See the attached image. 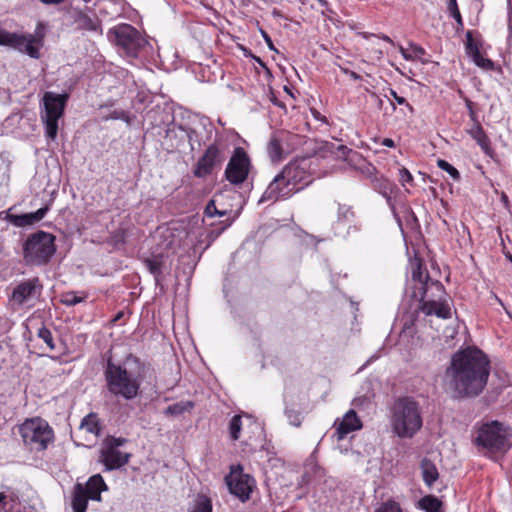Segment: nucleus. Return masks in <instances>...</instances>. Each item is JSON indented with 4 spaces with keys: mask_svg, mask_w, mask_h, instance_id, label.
<instances>
[{
    "mask_svg": "<svg viewBox=\"0 0 512 512\" xmlns=\"http://www.w3.org/2000/svg\"><path fill=\"white\" fill-rule=\"evenodd\" d=\"M490 372L489 357L478 347L468 346L452 355L443 386L454 399L476 398L485 390Z\"/></svg>",
    "mask_w": 512,
    "mask_h": 512,
    "instance_id": "nucleus-1",
    "label": "nucleus"
},
{
    "mask_svg": "<svg viewBox=\"0 0 512 512\" xmlns=\"http://www.w3.org/2000/svg\"><path fill=\"white\" fill-rule=\"evenodd\" d=\"M147 370V364L132 353L121 363H115L109 357L104 368L106 389L116 398L133 400L140 395Z\"/></svg>",
    "mask_w": 512,
    "mask_h": 512,
    "instance_id": "nucleus-2",
    "label": "nucleus"
},
{
    "mask_svg": "<svg viewBox=\"0 0 512 512\" xmlns=\"http://www.w3.org/2000/svg\"><path fill=\"white\" fill-rule=\"evenodd\" d=\"M414 282L413 297L419 300V310L425 315H435L442 319L451 317L448 295L443 284L430 277L421 261H417L412 271Z\"/></svg>",
    "mask_w": 512,
    "mask_h": 512,
    "instance_id": "nucleus-3",
    "label": "nucleus"
},
{
    "mask_svg": "<svg viewBox=\"0 0 512 512\" xmlns=\"http://www.w3.org/2000/svg\"><path fill=\"white\" fill-rule=\"evenodd\" d=\"M473 443L484 456L495 459L512 447V429L498 420L475 425Z\"/></svg>",
    "mask_w": 512,
    "mask_h": 512,
    "instance_id": "nucleus-4",
    "label": "nucleus"
},
{
    "mask_svg": "<svg viewBox=\"0 0 512 512\" xmlns=\"http://www.w3.org/2000/svg\"><path fill=\"white\" fill-rule=\"evenodd\" d=\"M390 423L392 431L399 438H412L423 425L419 403L409 396L398 398L391 410Z\"/></svg>",
    "mask_w": 512,
    "mask_h": 512,
    "instance_id": "nucleus-5",
    "label": "nucleus"
},
{
    "mask_svg": "<svg viewBox=\"0 0 512 512\" xmlns=\"http://www.w3.org/2000/svg\"><path fill=\"white\" fill-rule=\"evenodd\" d=\"M55 252V236L45 231L29 235L23 244V259L27 265H46Z\"/></svg>",
    "mask_w": 512,
    "mask_h": 512,
    "instance_id": "nucleus-6",
    "label": "nucleus"
},
{
    "mask_svg": "<svg viewBox=\"0 0 512 512\" xmlns=\"http://www.w3.org/2000/svg\"><path fill=\"white\" fill-rule=\"evenodd\" d=\"M68 96L55 92H45L40 105V118L44 124L45 135L54 140L58 133V121L64 115Z\"/></svg>",
    "mask_w": 512,
    "mask_h": 512,
    "instance_id": "nucleus-7",
    "label": "nucleus"
},
{
    "mask_svg": "<svg viewBox=\"0 0 512 512\" xmlns=\"http://www.w3.org/2000/svg\"><path fill=\"white\" fill-rule=\"evenodd\" d=\"M19 433L30 451L45 450L54 438V432L48 422L39 417L26 419L19 426Z\"/></svg>",
    "mask_w": 512,
    "mask_h": 512,
    "instance_id": "nucleus-8",
    "label": "nucleus"
},
{
    "mask_svg": "<svg viewBox=\"0 0 512 512\" xmlns=\"http://www.w3.org/2000/svg\"><path fill=\"white\" fill-rule=\"evenodd\" d=\"M108 37L129 57H137L148 41L132 25L127 23L119 24L108 31Z\"/></svg>",
    "mask_w": 512,
    "mask_h": 512,
    "instance_id": "nucleus-9",
    "label": "nucleus"
},
{
    "mask_svg": "<svg viewBox=\"0 0 512 512\" xmlns=\"http://www.w3.org/2000/svg\"><path fill=\"white\" fill-rule=\"evenodd\" d=\"M126 442L127 439L122 437L108 436L104 439L99 452V462L105 466V470H117L129 462L131 453L119 449Z\"/></svg>",
    "mask_w": 512,
    "mask_h": 512,
    "instance_id": "nucleus-10",
    "label": "nucleus"
},
{
    "mask_svg": "<svg viewBox=\"0 0 512 512\" xmlns=\"http://www.w3.org/2000/svg\"><path fill=\"white\" fill-rule=\"evenodd\" d=\"M228 146L220 138H216L199 158L194 170L196 177H206L215 167L220 166L226 159Z\"/></svg>",
    "mask_w": 512,
    "mask_h": 512,
    "instance_id": "nucleus-11",
    "label": "nucleus"
},
{
    "mask_svg": "<svg viewBox=\"0 0 512 512\" xmlns=\"http://www.w3.org/2000/svg\"><path fill=\"white\" fill-rule=\"evenodd\" d=\"M251 169V161L242 147L234 149L225 169V178L233 185H240L246 181Z\"/></svg>",
    "mask_w": 512,
    "mask_h": 512,
    "instance_id": "nucleus-12",
    "label": "nucleus"
},
{
    "mask_svg": "<svg viewBox=\"0 0 512 512\" xmlns=\"http://www.w3.org/2000/svg\"><path fill=\"white\" fill-rule=\"evenodd\" d=\"M225 482L230 493L242 502L249 500L255 485L254 479L243 472L241 465L231 466L230 473L225 477Z\"/></svg>",
    "mask_w": 512,
    "mask_h": 512,
    "instance_id": "nucleus-13",
    "label": "nucleus"
},
{
    "mask_svg": "<svg viewBox=\"0 0 512 512\" xmlns=\"http://www.w3.org/2000/svg\"><path fill=\"white\" fill-rule=\"evenodd\" d=\"M308 168L309 165L306 159L290 161L283 167L282 172L295 193L312 182Z\"/></svg>",
    "mask_w": 512,
    "mask_h": 512,
    "instance_id": "nucleus-14",
    "label": "nucleus"
},
{
    "mask_svg": "<svg viewBox=\"0 0 512 512\" xmlns=\"http://www.w3.org/2000/svg\"><path fill=\"white\" fill-rule=\"evenodd\" d=\"M41 289L38 277L23 280L14 287L9 300L13 306L21 307L39 294Z\"/></svg>",
    "mask_w": 512,
    "mask_h": 512,
    "instance_id": "nucleus-15",
    "label": "nucleus"
},
{
    "mask_svg": "<svg viewBox=\"0 0 512 512\" xmlns=\"http://www.w3.org/2000/svg\"><path fill=\"white\" fill-rule=\"evenodd\" d=\"M295 137V135L284 130L274 132L267 144V153L271 161L279 162L283 160L290 152V142Z\"/></svg>",
    "mask_w": 512,
    "mask_h": 512,
    "instance_id": "nucleus-16",
    "label": "nucleus"
},
{
    "mask_svg": "<svg viewBox=\"0 0 512 512\" xmlns=\"http://www.w3.org/2000/svg\"><path fill=\"white\" fill-rule=\"evenodd\" d=\"M294 193L295 191L292 189L290 184H288L285 175L281 171L269 183L268 187L259 199V203L266 201L276 202L278 200L288 199Z\"/></svg>",
    "mask_w": 512,
    "mask_h": 512,
    "instance_id": "nucleus-17",
    "label": "nucleus"
},
{
    "mask_svg": "<svg viewBox=\"0 0 512 512\" xmlns=\"http://www.w3.org/2000/svg\"><path fill=\"white\" fill-rule=\"evenodd\" d=\"M363 172L366 174V177L370 180V184L373 187V189L380 193L388 201H390L391 195L396 189V185L383 175L378 174L376 172V168L371 164H367L363 169Z\"/></svg>",
    "mask_w": 512,
    "mask_h": 512,
    "instance_id": "nucleus-18",
    "label": "nucleus"
},
{
    "mask_svg": "<svg viewBox=\"0 0 512 512\" xmlns=\"http://www.w3.org/2000/svg\"><path fill=\"white\" fill-rule=\"evenodd\" d=\"M465 36V52L467 56L471 58L472 62L483 70H494V62L481 54L480 46L477 42L474 41L472 31L468 30Z\"/></svg>",
    "mask_w": 512,
    "mask_h": 512,
    "instance_id": "nucleus-19",
    "label": "nucleus"
},
{
    "mask_svg": "<svg viewBox=\"0 0 512 512\" xmlns=\"http://www.w3.org/2000/svg\"><path fill=\"white\" fill-rule=\"evenodd\" d=\"M334 426L335 436L338 441H341L345 439L349 433L360 430L362 428V422L357 413L353 409H350L341 420L338 419L335 421Z\"/></svg>",
    "mask_w": 512,
    "mask_h": 512,
    "instance_id": "nucleus-20",
    "label": "nucleus"
},
{
    "mask_svg": "<svg viewBox=\"0 0 512 512\" xmlns=\"http://www.w3.org/2000/svg\"><path fill=\"white\" fill-rule=\"evenodd\" d=\"M467 133L477 142L485 155L490 158H494L495 151L492 148L491 140L479 121H476V123L467 130Z\"/></svg>",
    "mask_w": 512,
    "mask_h": 512,
    "instance_id": "nucleus-21",
    "label": "nucleus"
},
{
    "mask_svg": "<svg viewBox=\"0 0 512 512\" xmlns=\"http://www.w3.org/2000/svg\"><path fill=\"white\" fill-rule=\"evenodd\" d=\"M48 211L49 207L45 206L31 213H25L21 215L10 214L8 215V220L16 227L30 226L41 221L46 216Z\"/></svg>",
    "mask_w": 512,
    "mask_h": 512,
    "instance_id": "nucleus-22",
    "label": "nucleus"
},
{
    "mask_svg": "<svg viewBox=\"0 0 512 512\" xmlns=\"http://www.w3.org/2000/svg\"><path fill=\"white\" fill-rule=\"evenodd\" d=\"M20 38L18 46H11L14 49L19 50L20 52L26 53L31 58L38 59L40 57L39 47L42 45L41 40L37 39L34 35L30 34L28 36L18 34Z\"/></svg>",
    "mask_w": 512,
    "mask_h": 512,
    "instance_id": "nucleus-23",
    "label": "nucleus"
},
{
    "mask_svg": "<svg viewBox=\"0 0 512 512\" xmlns=\"http://www.w3.org/2000/svg\"><path fill=\"white\" fill-rule=\"evenodd\" d=\"M84 491L90 497V500L100 501L101 492L108 489L103 477L100 474L91 476L86 484H83Z\"/></svg>",
    "mask_w": 512,
    "mask_h": 512,
    "instance_id": "nucleus-24",
    "label": "nucleus"
},
{
    "mask_svg": "<svg viewBox=\"0 0 512 512\" xmlns=\"http://www.w3.org/2000/svg\"><path fill=\"white\" fill-rule=\"evenodd\" d=\"M88 500H90V497L85 493L83 484L77 483L72 492L71 505L73 512H86Z\"/></svg>",
    "mask_w": 512,
    "mask_h": 512,
    "instance_id": "nucleus-25",
    "label": "nucleus"
},
{
    "mask_svg": "<svg viewBox=\"0 0 512 512\" xmlns=\"http://www.w3.org/2000/svg\"><path fill=\"white\" fill-rule=\"evenodd\" d=\"M128 235L129 227L122 223L117 229L110 233L105 242L113 249H120L125 245Z\"/></svg>",
    "mask_w": 512,
    "mask_h": 512,
    "instance_id": "nucleus-26",
    "label": "nucleus"
},
{
    "mask_svg": "<svg viewBox=\"0 0 512 512\" xmlns=\"http://www.w3.org/2000/svg\"><path fill=\"white\" fill-rule=\"evenodd\" d=\"M420 468L424 483L428 487H432L439 478V472L436 465L430 459L424 458L420 463Z\"/></svg>",
    "mask_w": 512,
    "mask_h": 512,
    "instance_id": "nucleus-27",
    "label": "nucleus"
},
{
    "mask_svg": "<svg viewBox=\"0 0 512 512\" xmlns=\"http://www.w3.org/2000/svg\"><path fill=\"white\" fill-rule=\"evenodd\" d=\"M74 21L77 27L81 30L96 32L101 27L98 19L90 17L81 10L76 12Z\"/></svg>",
    "mask_w": 512,
    "mask_h": 512,
    "instance_id": "nucleus-28",
    "label": "nucleus"
},
{
    "mask_svg": "<svg viewBox=\"0 0 512 512\" xmlns=\"http://www.w3.org/2000/svg\"><path fill=\"white\" fill-rule=\"evenodd\" d=\"M80 429L95 436H99L101 433V426L97 414L89 413L86 415L81 421Z\"/></svg>",
    "mask_w": 512,
    "mask_h": 512,
    "instance_id": "nucleus-29",
    "label": "nucleus"
},
{
    "mask_svg": "<svg viewBox=\"0 0 512 512\" xmlns=\"http://www.w3.org/2000/svg\"><path fill=\"white\" fill-rule=\"evenodd\" d=\"M418 507L425 512H442V502L433 495H426L418 502Z\"/></svg>",
    "mask_w": 512,
    "mask_h": 512,
    "instance_id": "nucleus-30",
    "label": "nucleus"
},
{
    "mask_svg": "<svg viewBox=\"0 0 512 512\" xmlns=\"http://www.w3.org/2000/svg\"><path fill=\"white\" fill-rule=\"evenodd\" d=\"M447 11L449 16H451L456 21V31H462L464 28V23L458 8L457 0H448Z\"/></svg>",
    "mask_w": 512,
    "mask_h": 512,
    "instance_id": "nucleus-31",
    "label": "nucleus"
},
{
    "mask_svg": "<svg viewBox=\"0 0 512 512\" xmlns=\"http://www.w3.org/2000/svg\"><path fill=\"white\" fill-rule=\"evenodd\" d=\"M194 407L193 402L191 401H181L175 404H172L168 406L165 410V414L172 415V416H178L186 411H189Z\"/></svg>",
    "mask_w": 512,
    "mask_h": 512,
    "instance_id": "nucleus-32",
    "label": "nucleus"
},
{
    "mask_svg": "<svg viewBox=\"0 0 512 512\" xmlns=\"http://www.w3.org/2000/svg\"><path fill=\"white\" fill-rule=\"evenodd\" d=\"M411 51L409 55H404V59L408 61L419 60L422 64L429 63V60L424 56L426 55V51L423 47L417 44H410Z\"/></svg>",
    "mask_w": 512,
    "mask_h": 512,
    "instance_id": "nucleus-33",
    "label": "nucleus"
},
{
    "mask_svg": "<svg viewBox=\"0 0 512 512\" xmlns=\"http://www.w3.org/2000/svg\"><path fill=\"white\" fill-rule=\"evenodd\" d=\"M337 221L351 222L355 218L353 207L347 204L337 203Z\"/></svg>",
    "mask_w": 512,
    "mask_h": 512,
    "instance_id": "nucleus-34",
    "label": "nucleus"
},
{
    "mask_svg": "<svg viewBox=\"0 0 512 512\" xmlns=\"http://www.w3.org/2000/svg\"><path fill=\"white\" fill-rule=\"evenodd\" d=\"M326 148L328 151H330L331 154H333L335 157L339 159L346 160L349 156V154H357L356 152H353L352 149H349L345 145H335L334 143H326Z\"/></svg>",
    "mask_w": 512,
    "mask_h": 512,
    "instance_id": "nucleus-35",
    "label": "nucleus"
},
{
    "mask_svg": "<svg viewBox=\"0 0 512 512\" xmlns=\"http://www.w3.org/2000/svg\"><path fill=\"white\" fill-rule=\"evenodd\" d=\"M19 40L18 33H11L0 27V45L9 47L18 46Z\"/></svg>",
    "mask_w": 512,
    "mask_h": 512,
    "instance_id": "nucleus-36",
    "label": "nucleus"
},
{
    "mask_svg": "<svg viewBox=\"0 0 512 512\" xmlns=\"http://www.w3.org/2000/svg\"><path fill=\"white\" fill-rule=\"evenodd\" d=\"M242 427V418L240 415H234L229 423L230 438L236 441L240 437V431Z\"/></svg>",
    "mask_w": 512,
    "mask_h": 512,
    "instance_id": "nucleus-37",
    "label": "nucleus"
},
{
    "mask_svg": "<svg viewBox=\"0 0 512 512\" xmlns=\"http://www.w3.org/2000/svg\"><path fill=\"white\" fill-rule=\"evenodd\" d=\"M192 512H212L211 500L204 495H199Z\"/></svg>",
    "mask_w": 512,
    "mask_h": 512,
    "instance_id": "nucleus-38",
    "label": "nucleus"
},
{
    "mask_svg": "<svg viewBox=\"0 0 512 512\" xmlns=\"http://www.w3.org/2000/svg\"><path fill=\"white\" fill-rule=\"evenodd\" d=\"M145 266L151 274L158 277L162 273V261L159 257L145 259Z\"/></svg>",
    "mask_w": 512,
    "mask_h": 512,
    "instance_id": "nucleus-39",
    "label": "nucleus"
},
{
    "mask_svg": "<svg viewBox=\"0 0 512 512\" xmlns=\"http://www.w3.org/2000/svg\"><path fill=\"white\" fill-rule=\"evenodd\" d=\"M437 166L441 170L446 171L453 178V180H455V181L460 180L461 175H460L459 171L454 166H452L449 162H447L446 160L438 159Z\"/></svg>",
    "mask_w": 512,
    "mask_h": 512,
    "instance_id": "nucleus-40",
    "label": "nucleus"
},
{
    "mask_svg": "<svg viewBox=\"0 0 512 512\" xmlns=\"http://www.w3.org/2000/svg\"><path fill=\"white\" fill-rule=\"evenodd\" d=\"M84 297H80L74 291L66 292L61 295V303L66 306H75L81 303Z\"/></svg>",
    "mask_w": 512,
    "mask_h": 512,
    "instance_id": "nucleus-41",
    "label": "nucleus"
},
{
    "mask_svg": "<svg viewBox=\"0 0 512 512\" xmlns=\"http://www.w3.org/2000/svg\"><path fill=\"white\" fill-rule=\"evenodd\" d=\"M375 512H402L400 504L394 500H387L381 503Z\"/></svg>",
    "mask_w": 512,
    "mask_h": 512,
    "instance_id": "nucleus-42",
    "label": "nucleus"
},
{
    "mask_svg": "<svg viewBox=\"0 0 512 512\" xmlns=\"http://www.w3.org/2000/svg\"><path fill=\"white\" fill-rule=\"evenodd\" d=\"M37 336L46 343L51 351L55 349L52 333L47 327L42 326L38 330Z\"/></svg>",
    "mask_w": 512,
    "mask_h": 512,
    "instance_id": "nucleus-43",
    "label": "nucleus"
},
{
    "mask_svg": "<svg viewBox=\"0 0 512 512\" xmlns=\"http://www.w3.org/2000/svg\"><path fill=\"white\" fill-rule=\"evenodd\" d=\"M285 414L291 425L295 427H299L301 425L303 417L299 411L291 408H286Z\"/></svg>",
    "mask_w": 512,
    "mask_h": 512,
    "instance_id": "nucleus-44",
    "label": "nucleus"
},
{
    "mask_svg": "<svg viewBox=\"0 0 512 512\" xmlns=\"http://www.w3.org/2000/svg\"><path fill=\"white\" fill-rule=\"evenodd\" d=\"M399 181L403 187H405L406 185H414L413 176L410 173V171L405 167H401L399 169Z\"/></svg>",
    "mask_w": 512,
    "mask_h": 512,
    "instance_id": "nucleus-45",
    "label": "nucleus"
},
{
    "mask_svg": "<svg viewBox=\"0 0 512 512\" xmlns=\"http://www.w3.org/2000/svg\"><path fill=\"white\" fill-rule=\"evenodd\" d=\"M204 213L207 217H214L216 215L222 217L226 215V211H220L217 209L214 200H210L208 202V204L205 207Z\"/></svg>",
    "mask_w": 512,
    "mask_h": 512,
    "instance_id": "nucleus-46",
    "label": "nucleus"
},
{
    "mask_svg": "<svg viewBox=\"0 0 512 512\" xmlns=\"http://www.w3.org/2000/svg\"><path fill=\"white\" fill-rule=\"evenodd\" d=\"M15 501L12 497H8L3 492L0 493V512L2 510H6V507L9 505L10 509L14 508Z\"/></svg>",
    "mask_w": 512,
    "mask_h": 512,
    "instance_id": "nucleus-47",
    "label": "nucleus"
},
{
    "mask_svg": "<svg viewBox=\"0 0 512 512\" xmlns=\"http://www.w3.org/2000/svg\"><path fill=\"white\" fill-rule=\"evenodd\" d=\"M389 95L397 102V104L406 105L410 110H413L412 106L407 102V100L404 97L399 96L395 90L389 89Z\"/></svg>",
    "mask_w": 512,
    "mask_h": 512,
    "instance_id": "nucleus-48",
    "label": "nucleus"
},
{
    "mask_svg": "<svg viewBox=\"0 0 512 512\" xmlns=\"http://www.w3.org/2000/svg\"><path fill=\"white\" fill-rule=\"evenodd\" d=\"M465 105H466V107L468 109L470 119L474 123H476V121H478V119H477V115H476V113L474 111V103L470 99L465 98Z\"/></svg>",
    "mask_w": 512,
    "mask_h": 512,
    "instance_id": "nucleus-49",
    "label": "nucleus"
},
{
    "mask_svg": "<svg viewBox=\"0 0 512 512\" xmlns=\"http://www.w3.org/2000/svg\"><path fill=\"white\" fill-rule=\"evenodd\" d=\"M311 113L313 115V117L318 120V121H321L322 123H327V118L325 116H323L319 111H317L316 109H311Z\"/></svg>",
    "mask_w": 512,
    "mask_h": 512,
    "instance_id": "nucleus-50",
    "label": "nucleus"
},
{
    "mask_svg": "<svg viewBox=\"0 0 512 512\" xmlns=\"http://www.w3.org/2000/svg\"><path fill=\"white\" fill-rule=\"evenodd\" d=\"M262 34H263V37H264L265 42L267 43V45H268L269 49H270V50H274V51H276V49H275V47H274V44H273V41H272V39L270 38V36H269L266 32H264V31H262Z\"/></svg>",
    "mask_w": 512,
    "mask_h": 512,
    "instance_id": "nucleus-51",
    "label": "nucleus"
},
{
    "mask_svg": "<svg viewBox=\"0 0 512 512\" xmlns=\"http://www.w3.org/2000/svg\"><path fill=\"white\" fill-rule=\"evenodd\" d=\"M343 71H344V73H346V74H347L351 79H353V80H355V81H356V80H359V79L361 78V76H360V75H358V74H357L356 72H354V71H351V70H348V69H344Z\"/></svg>",
    "mask_w": 512,
    "mask_h": 512,
    "instance_id": "nucleus-52",
    "label": "nucleus"
},
{
    "mask_svg": "<svg viewBox=\"0 0 512 512\" xmlns=\"http://www.w3.org/2000/svg\"><path fill=\"white\" fill-rule=\"evenodd\" d=\"M382 145L393 148L395 147V142L391 138H384L382 141Z\"/></svg>",
    "mask_w": 512,
    "mask_h": 512,
    "instance_id": "nucleus-53",
    "label": "nucleus"
},
{
    "mask_svg": "<svg viewBox=\"0 0 512 512\" xmlns=\"http://www.w3.org/2000/svg\"><path fill=\"white\" fill-rule=\"evenodd\" d=\"M40 1L46 5H57V4L64 2V0H40Z\"/></svg>",
    "mask_w": 512,
    "mask_h": 512,
    "instance_id": "nucleus-54",
    "label": "nucleus"
},
{
    "mask_svg": "<svg viewBox=\"0 0 512 512\" xmlns=\"http://www.w3.org/2000/svg\"><path fill=\"white\" fill-rule=\"evenodd\" d=\"M272 15H273L275 18H284L283 13H282L279 9H277V8H274V9L272 10Z\"/></svg>",
    "mask_w": 512,
    "mask_h": 512,
    "instance_id": "nucleus-55",
    "label": "nucleus"
},
{
    "mask_svg": "<svg viewBox=\"0 0 512 512\" xmlns=\"http://www.w3.org/2000/svg\"><path fill=\"white\" fill-rule=\"evenodd\" d=\"M399 50H400V53L403 58H404V55H409V51L404 49L402 46H400Z\"/></svg>",
    "mask_w": 512,
    "mask_h": 512,
    "instance_id": "nucleus-56",
    "label": "nucleus"
},
{
    "mask_svg": "<svg viewBox=\"0 0 512 512\" xmlns=\"http://www.w3.org/2000/svg\"><path fill=\"white\" fill-rule=\"evenodd\" d=\"M381 39H383L384 41H386V42H388V43L393 44L392 39H391L389 36H387V35H382V36H381Z\"/></svg>",
    "mask_w": 512,
    "mask_h": 512,
    "instance_id": "nucleus-57",
    "label": "nucleus"
},
{
    "mask_svg": "<svg viewBox=\"0 0 512 512\" xmlns=\"http://www.w3.org/2000/svg\"><path fill=\"white\" fill-rule=\"evenodd\" d=\"M501 200L504 204H508V196L505 193H502Z\"/></svg>",
    "mask_w": 512,
    "mask_h": 512,
    "instance_id": "nucleus-58",
    "label": "nucleus"
},
{
    "mask_svg": "<svg viewBox=\"0 0 512 512\" xmlns=\"http://www.w3.org/2000/svg\"><path fill=\"white\" fill-rule=\"evenodd\" d=\"M273 103H274L275 105H278V106H280V107H283V104L279 103V102H278V100H273Z\"/></svg>",
    "mask_w": 512,
    "mask_h": 512,
    "instance_id": "nucleus-59",
    "label": "nucleus"
},
{
    "mask_svg": "<svg viewBox=\"0 0 512 512\" xmlns=\"http://www.w3.org/2000/svg\"><path fill=\"white\" fill-rule=\"evenodd\" d=\"M319 2H320L322 5H327V1H326V0H319Z\"/></svg>",
    "mask_w": 512,
    "mask_h": 512,
    "instance_id": "nucleus-60",
    "label": "nucleus"
},
{
    "mask_svg": "<svg viewBox=\"0 0 512 512\" xmlns=\"http://www.w3.org/2000/svg\"><path fill=\"white\" fill-rule=\"evenodd\" d=\"M120 317H121V313H119V314L115 317L114 321H117L118 319H120Z\"/></svg>",
    "mask_w": 512,
    "mask_h": 512,
    "instance_id": "nucleus-61",
    "label": "nucleus"
},
{
    "mask_svg": "<svg viewBox=\"0 0 512 512\" xmlns=\"http://www.w3.org/2000/svg\"><path fill=\"white\" fill-rule=\"evenodd\" d=\"M232 224V221H228L226 224V227L230 226Z\"/></svg>",
    "mask_w": 512,
    "mask_h": 512,
    "instance_id": "nucleus-62",
    "label": "nucleus"
},
{
    "mask_svg": "<svg viewBox=\"0 0 512 512\" xmlns=\"http://www.w3.org/2000/svg\"><path fill=\"white\" fill-rule=\"evenodd\" d=\"M508 258H509V260L512 262V255H509V257H508Z\"/></svg>",
    "mask_w": 512,
    "mask_h": 512,
    "instance_id": "nucleus-63",
    "label": "nucleus"
},
{
    "mask_svg": "<svg viewBox=\"0 0 512 512\" xmlns=\"http://www.w3.org/2000/svg\"><path fill=\"white\" fill-rule=\"evenodd\" d=\"M511 0H508V2H510Z\"/></svg>",
    "mask_w": 512,
    "mask_h": 512,
    "instance_id": "nucleus-64",
    "label": "nucleus"
}]
</instances>
